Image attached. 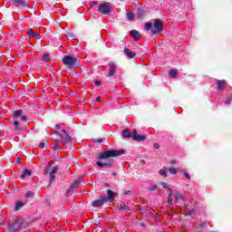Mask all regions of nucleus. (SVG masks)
<instances>
[{
    "label": "nucleus",
    "instance_id": "5701e85b",
    "mask_svg": "<svg viewBox=\"0 0 232 232\" xmlns=\"http://www.w3.org/2000/svg\"><path fill=\"white\" fill-rule=\"evenodd\" d=\"M23 206H24V203H23L22 201H17L14 207L15 211H19V209H21Z\"/></svg>",
    "mask_w": 232,
    "mask_h": 232
},
{
    "label": "nucleus",
    "instance_id": "473e14b6",
    "mask_svg": "<svg viewBox=\"0 0 232 232\" xmlns=\"http://www.w3.org/2000/svg\"><path fill=\"white\" fill-rule=\"evenodd\" d=\"M46 146V142H41L39 145H38V148H40L41 150H43V148H44Z\"/></svg>",
    "mask_w": 232,
    "mask_h": 232
},
{
    "label": "nucleus",
    "instance_id": "e433bc0d",
    "mask_svg": "<svg viewBox=\"0 0 232 232\" xmlns=\"http://www.w3.org/2000/svg\"><path fill=\"white\" fill-rule=\"evenodd\" d=\"M95 142H97L98 144H102V142H103L102 139H97L95 140Z\"/></svg>",
    "mask_w": 232,
    "mask_h": 232
},
{
    "label": "nucleus",
    "instance_id": "b1692460",
    "mask_svg": "<svg viewBox=\"0 0 232 232\" xmlns=\"http://www.w3.org/2000/svg\"><path fill=\"white\" fill-rule=\"evenodd\" d=\"M153 29V24L151 23H146L145 24V30L150 31Z\"/></svg>",
    "mask_w": 232,
    "mask_h": 232
},
{
    "label": "nucleus",
    "instance_id": "c85d7f7f",
    "mask_svg": "<svg viewBox=\"0 0 232 232\" xmlns=\"http://www.w3.org/2000/svg\"><path fill=\"white\" fill-rule=\"evenodd\" d=\"M169 173H170L171 175H177V173H178V170H177V169H175V168H170V169H169Z\"/></svg>",
    "mask_w": 232,
    "mask_h": 232
},
{
    "label": "nucleus",
    "instance_id": "a18cd8bd",
    "mask_svg": "<svg viewBox=\"0 0 232 232\" xmlns=\"http://www.w3.org/2000/svg\"><path fill=\"white\" fill-rule=\"evenodd\" d=\"M96 102H101V97L98 96V97L96 98Z\"/></svg>",
    "mask_w": 232,
    "mask_h": 232
},
{
    "label": "nucleus",
    "instance_id": "dca6fc26",
    "mask_svg": "<svg viewBox=\"0 0 232 232\" xmlns=\"http://www.w3.org/2000/svg\"><path fill=\"white\" fill-rule=\"evenodd\" d=\"M119 211H126V213H131V208L126 204L120 205L118 207Z\"/></svg>",
    "mask_w": 232,
    "mask_h": 232
},
{
    "label": "nucleus",
    "instance_id": "4c0bfd02",
    "mask_svg": "<svg viewBox=\"0 0 232 232\" xmlns=\"http://www.w3.org/2000/svg\"><path fill=\"white\" fill-rule=\"evenodd\" d=\"M20 120L24 121H27V118L25 115H22V116H20Z\"/></svg>",
    "mask_w": 232,
    "mask_h": 232
},
{
    "label": "nucleus",
    "instance_id": "7c9ffc66",
    "mask_svg": "<svg viewBox=\"0 0 232 232\" xmlns=\"http://www.w3.org/2000/svg\"><path fill=\"white\" fill-rule=\"evenodd\" d=\"M13 124L16 130H19V121H14Z\"/></svg>",
    "mask_w": 232,
    "mask_h": 232
},
{
    "label": "nucleus",
    "instance_id": "393cba45",
    "mask_svg": "<svg viewBox=\"0 0 232 232\" xmlns=\"http://www.w3.org/2000/svg\"><path fill=\"white\" fill-rule=\"evenodd\" d=\"M22 113H23L22 110H17V111H14L13 115H14V117H21Z\"/></svg>",
    "mask_w": 232,
    "mask_h": 232
},
{
    "label": "nucleus",
    "instance_id": "a211bd4d",
    "mask_svg": "<svg viewBox=\"0 0 232 232\" xmlns=\"http://www.w3.org/2000/svg\"><path fill=\"white\" fill-rule=\"evenodd\" d=\"M122 137L123 139H133V133L130 132V130L125 129L123 130Z\"/></svg>",
    "mask_w": 232,
    "mask_h": 232
},
{
    "label": "nucleus",
    "instance_id": "6e6552de",
    "mask_svg": "<svg viewBox=\"0 0 232 232\" xmlns=\"http://www.w3.org/2000/svg\"><path fill=\"white\" fill-rule=\"evenodd\" d=\"M98 11L103 15H108V14L111 12V5L108 4H102L98 7Z\"/></svg>",
    "mask_w": 232,
    "mask_h": 232
},
{
    "label": "nucleus",
    "instance_id": "2f4dec72",
    "mask_svg": "<svg viewBox=\"0 0 232 232\" xmlns=\"http://www.w3.org/2000/svg\"><path fill=\"white\" fill-rule=\"evenodd\" d=\"M25 197H26V198H30V197H34V192L28 191V192L25 194Z\"/></svg>",
    "mask_w": 232,
    "mask_h": 232
},
{
    "label": "nucleus",
    "instance_id": "0eeeda50",
    "mask_svg": "<svg viewBox=\"0 0 232 232\" xmlns=\"http://www.w3.org/2000/svg\"><path fill=\"white\" fill-rule=\"evenodd\" d=\"M63 63L65 66H75V64L77 63V58L73 56L66 55L63 59Z\"/></svg>",
    "mask_w": 232,
    "mask_h": 232
},
{
    "label": "nucleus",
    "instance_id": "2eb2a0df",
    "mask_svg": "<svg viewBox=\"0 0 232 232\" xmlns=\"http://www.w3.org/2000/svg\"><path fill=\"white\" fill-rule=\"evenodd\" d=\"M96 164L99 168H113L112 162L106 163V162H102V161H97Z\"/></svg>",
    "mask_w": 232,
    "mask_h": 232
},
{
    "label": "nucleus",
    "instance_id": "20e7f679",
    "mask_svg": "<svg viewBox=\"0 0 232 232\" xmlns=\"http://www.w3.org/2000/svg\"><path fill=\"white\" fill-rule=\"evenodd\" d=\"M173 198H175L174 204H177V202H184V195L178 190H170L168 196L169 206H173Z\"/></svg>",
    "mask_w": 232,
    "mask_h": 232
},
{
    "label": "nucleus",
    "instance_id": "79ce46f5",
    "mask_svg": "<svg viewBox=\"0 0 232 232\" xmlns=\"http://www.w3.org/2000/svg\"><path fill=\"white\" fill-rule=\"evenodd\" d=\"M124 195H131V190L125 191Z\"/></svg>",
    "mask_w": 232,
    "mask_h": 232
},
{
    "label": "nucleus",
    "instance_id": "f03ea898",
    "mask_svg": "<svg viewBox=\"0 0 232 232\" xmlns=\"http://www.w3.org/2000/svg\"><path fill=\"white\" fill-rule=\"evenodd\" d=\"M62 131L63 133L59 134V136L61 137L63 141L61 142L58 140H54L53 142L54 151H59V146H61V144H68V142H71L72 140V138L70 137L68 132H66V130L63 129Z\"/></svg>",
    "mask_w": 232,
    "mask_h": 232
},
{
    "label": "nucleus",
    "instance_id": "f8f14e48",
    "mask_svg": "<svg viewBox=\"0 0 232 232\" xmlns=\"http://www.w3.org/2000/svg\"><path fill=\"white\" fill-rule=\"evenodd\" d=\"M81 180H82V177L78 178V179H76L72 183V185L68 188L67 193L73 191V189H77V188H79V186L81 184Z\"/></svg>",
    "mask_w": 232,
    "mask_h": 232
},
{
    "label": "nucleus",
    "instance_id": "8fccbe9b",
    "mask_svg": "<svg viewBox=\"0 0 232 232\" xmlns=\"http://www.w3.org/2000/svg\"><path fill=\"white\" fill-rule=\"evenodd\" d=\"M117 174L115 172H112V176L115 177Z\"/></svg>",
    "mask_w": 232,
    "mask_h": 232
},
{
    "label": "nucleus",
    "instance_id": "a878e982",
    "mask_svg": "<svg viewBox=\"0 0 232 232\" xmlns=\"http://www.w3.org/2000/svg\"><path fill=\"white\" fill-rule=\"evenodd\" d=\"M134 14L131 12L127 13V19L129 21H133Z\"/></svg>",
    "mask_w": 232,
    "mask_h": 232
},
{
    "label": "nucleus",
    "instance_id": "49530a36",
    "mask_svg": "<svg viewBox=\"0 0 232 232\" xmlns=\"http://www.w3.org/2000/svg\"><path fill=\"white\" fill-rule=\"evenodd\" d=\"M155 189H157V187H153V188H151V191H155Z\"/></svg>",
    "mask_w": 232,
    "mask_h": 232
},
{
    "label": "nucleus",
    "instance_id": "f3484780",
    "mask_svg": "<svg viewBox=\"0 0 232 232\" xmlns=\"http://www.w3.org/2000/svg\"><path fill=\"white\" fill-rule=\"evenodd\" d=\"M123 53L128 57V59H133L135 57V53L131 52L130 49L125 48Z\"/></svg>",
    "mask_w": 232,
    "mask_h": 232
},
{
    "label": "nucleus",
    "instance_id": "4468645a",
    "mask_svg": "<svg viewBox=\"0 0 232 232\" xmlns=\"http://www.w3.org/2000/svg\"><path fill=\"white\" fill-rule=\"evenodd\" d=\"M117 193L111 191V189L107 190V198H105L106 202H113L115 200V196Z\"/></svg>",
    "mask_w": 232,
    "mask_h": 232
},
{
    "label": "nucleus",
    "instance_id": "423d86ee",
    "mask_svg": "<svg viewBox=\"0 0 232 232\" xmlns=\"http://www.w3.org/2000/svg\"><path fill=\"white\" fill-rule=\"evenodd\" d=\"M163 28H164V24L162 23V20L155 19L153 24V28L151 29V34H153V35L157 34H161Z\"/></svg>",
    "mask_w": 232,
    "mask_h": 232
},
{
    "label": "nucleus",
    "instance_id": "7ed1b4c3",
    "mask_svg": "<svg viewBox=\"0 0 232 232\" xmlns=\"http://www.w3.org/2000/svg\"><path fill=\"white\" fill-rule=\"evenodd\" d=\"M125 153V150H109L102 152L99 156V159L102 160L104 159H111V157H119L121 155H124Z\"/></svg>",
    "mask_w": 232,
    "mask_h": 232
},
{
    "label": "nucleus",
    "instance_id": "a19ab883",
    "mask_svg": "<svg viewBox=\"0 0 232 232\" xmlns=\"http://www.w3.org/2000/svg\"><path fill=\"white\" fill-rule=\"evenodd\" d=\"M193 213H195L193 210H189L187 215L188 217H191V215H193Z\"/></svg>",
    "mask_w": 232,
    "mask_h": 232
},
{
    "label": "nucleus",
    "instance_id": "09e8293b",
    "mask_svg": "<svg viewBox=\"0 0 232 232\" xmlns=\"http://www.w3.org/2000/svg\"><path fill=\"white\" fill-rule=\"evenodd\" d=\"M56 128H58V130L61 129V125H56Z\"/></svg>",
    "mask_w": 232,
    "mask_h": 232
},
{
    "label": "nucleus",
    "instance_id": "9d476101",
    "mask_svg": "<svg viewBox=\"0 0 232 232\" xmlns=\"http://www.w3.org/2000/svg\"><path fill=\"white\" fill-rule=\"evenodd\" d=\"M132 140H136L137 142H142L143 140H146V136L138 134L137 130H134L132 132Z\"/></svg>",
    "mask_w": 232,
    "mask_h": 232
},
{
    "label": "nucleus",
    "instance_id": "ea45409f",
    "mask_svg": "<svg viewBox=\"0 0 232 232\" xmlns=\"http://www.w3.org/2000/svg\"><path fill=\"white\" fill-rule=\"evenodd\" d=\"M142 13H140V11H139V13H138V17H139V19H142Z\"/></svg>",
    "mask_w": 232,
    "mask_h": 232
},
{
    "label": "nucleus",
    "instance_id": "c9c22d12",
    "mask_svg": "<svg viewBox=\"0 0 232 232\" xmlns=\"http://www.w3.org/2000/svg\"><path fill=\"white\" fill-rule=\"evenodd\" d=\"M153 148H155V150H159V148H160V145H159V143H154Z\"/></svg>",
    "mask_w": 232,
    "mask_h": 232
},
{
    "label": "nucleus",
    "instance_id": "412c9836",
    "mask_svg": "<svg viewBox=\"0 0 232 232\" xmlns=\"http://www.w3.org/2000/svg\"><path fill=\"white\" fill-rule=\"evenodd\" d=\"M130 35L135 39H140V34L137 30L130 31Z\"/></svg>",
    "mask_w": 232,
    "mask_h": 232
},
{
    "label": "nucleus",
    "instance_id": "aec40b11",
    "mask_svg": "<svg viewBox=\"0 0 232 232\" xmlns=\"http://www.w3.org/2000/svg\"><path fill=\"white\" fill-rule=\"evenodd\" d=\"M169 75L172 79H176L177 75H179V71H177V69H172L169 71Z\"/></svg>",
    "mask_w": 232,
    "mask_h": 232
},
{
    "label": "nucleus",
    "instance_id": "f257e3e1",
    "mask_svg": "<svg viewBox=\"0 0 232 232\" xmlns=\"http://www.w3.org/2000/svg\"><path fill=\"white\" fill-rule=\"evenodd\" d=\"M59 171V166L53 165V161H50L47 166H45L44 169V175H49L50 179L49 182L52 184L55 180V175H57Z\"/></svg>",
    "mask_w": 232,
    "mask_h": 232
},
{
    "label": "nucleus",
    "instance_id": "de8ad7c7",
    "mask_svg": "<svg viewBox=\"0 0 232 232\" xmlns=\"http://www.w3.org/2000/svg\"><path fill=\"white\" fill-rule=\"evenodd\" d=\"M92 5H97V2L93 1L92 2Z\"/></svg>",
    "mask_w": 232,
    "mask_h": 232
},
{
    "label": "nucleus",
    "instance_id": "cd10ccee",
    "mask_svg": "<svg viewBox=\"0 0 232 232\" xmlns=\"http://www.w3.org/2000/svg\"><path fill=\"white\" fill-rule=\"evenodd\" d=\"M27 34H28L29 37H35V33L34 32L33 29H29L27 31Z\"/></svg>",
    "mask_w": 232,
    "mask_h": 232
},
{
    "label": "nucleus",
    "instance_id": "c03bdc74",
    "mask_svg": "<svg viewBox=\"0 0 232 232\" xmlns=\"http://www.w3.org/2000/svg\"><path fill=\"white\" fill-rule=\"evenodd\" d=\"M95 84H96V86H101V82L96 81V82H95Z\"/></svg>",
    "mask_w": 232,
    "mask_h": 232
},
{
    "label": "nucleus",
    "instance_id": "bb28decb",
    "mask_svg": "<svg viewBox=\"0 0 232 232\" xmlns=\"http://www.w3.org/2000/svg\"><path fill=\"white\" fill-rule=\"evenodd\" d=\"M160 175H161V177H168V173L166 172V169H161L160 170Z\"/></svg>",
    "mask_w": 232,
    "mask_h": 232
},
{
    "label": "nucleus",
    "instance_id": "72a5a7b5",
    "mask_svg": "<svg viewBox=\"0 0 232 232\" xmlns=\"http://www.w3.org/2000/svg\"><path fill=\"white\" fill-rule=\"evenodd\" d=\"M183 175L188 179V180H191V176H189L188 172H184Z\"/></svg>",
    "mask_w": 232,
    "mask_h": 232
},
{
    "label": "nucleus",
    "instance_id": "1a4fd4ad",
    "mask_svg": "<svg viewBox=\"0 0 232 232\" xmlns=\"http://www.w3.org/2000/svg\"><path fill=\"white\" fill-rule=\"evenodd\" d=\"M117 72V64L115 63H109V72L107 73V77H113Z\"/></svg>",
    "mask_w": 232,
    "mask_h": 232
},
{
    "label": "nucleus",
    "instance_id": "6ab92c4d",
    "mask_svg": "<svg viewBox=\"0 0 232 232\" xmlns=\"http://www.w3.org/2000/svg\"><path fill=\"white\" fill-rule=\"evenodd\" d=\"M14 6H24V0H12Z\"/></svg>",
    "mask_w": 232,
    "mask_h": 232
},
{
    "label": "nucleus",
    "instance_id": "f704fd0d",
    "mask_svg": "<svg viewBox=\"0 0 232 232\" xmlns=\"http://www.w3.org/2000/svg\"><path fill=\"white\" fill-rule=\"evenodd\" d=\"M225 104H231V97H228L227 101H225Z\"/></svg>",
    "mask_w": 232,
    "mask_h": 232
},
{
    "label": "nucleus",
    "instance_id": "39448f33",
    "mask_svg": "<svg viewBox=\"0 0 232 232\" xmlns=\"http://www.w3.org/2000/svg\"><path fill=\"white\" fill-rule=\"evenodd\" d=\"M23 218H17L8 224L9 232H17L23 229Z\"/></svg>",
    "mask_w": 232,
    "mask_h": 232
},
{
    "label": "nucleus",
    "instance_id": "58836bf2",
    "mask_svg": "<svg viewBox=\"0 0 232 232\" xmlns=\"http://www.w3.org/2000/svg\"><path fill=\"white\" fill-rule=\"evenodd\" d=\"M160 185L162 186V188L164 189H166V188H168V184L164 183V182H161Z\"/></svg>",
    "mask_w": 232,
    "mask_h": 232
},
{
    "label": "nucleus",
    "instance_id": "9b49d317",
    "mask_svg": "<svg viewBox=\"0 0 232 232\" xmlns=\"http://www.w3.org/2000/svg\"><path fill=\"white\" fill-rule=\"evenodd\" d=\"M216 82L218 92H222V90H225L226 86H227V82L225 80H217Z\"/></svg>",
    "mask_w": 232,
    "mask_h": 232
},
{
    "label": "nucleus",
    "instance_id": "c756f323",
    "mask_svg": "<svg viewBox=\"0 0 232 232\" xmlns=\"http://www.w3.org/2000/svg\"><path fill=\"white\" fill-rule=\"evenodd\" d=\"M43 61H44L45 63H48V61H50V55L47 53L44 54Z\"/></svg>",
    "mask_w": 232,
    "mask_h": 232
},
{
    "label": "nucleus",
    "instance_id": "3c124183",
    "mask_svg": "<svg viewBox=\"0 0 232 232\" xmlns=\"http://www.w3.org/2000/svg\"><path fill=\"white\" fill-rule=\"evenodd\" d=\"M54 133H55L56 135H59V132H57V131H54Z\"/></svg>",
    "mask_w": 232,
    "mask_h": 232
},
{
    "label": "nucleus",
    "instance_id": "ddd939ff",
    "mask_svg": "<svg viewBox=\"0 0 232 232\" xmlns=\"http://www.w3.org/2000/svg\"><path fill=\"white\" fill-rule=\"evenodd\" d=\"M106 201V198H102L100 199H96L92 203V208H101V206H104Z\"/></svg>",
    "mask_w": 232,
    "mask_h": 232
},
{
    "label": "nucleus",
    "instance_id": "4be33fe9",
    "mask_svg": "<svg viewBox=\"0 0 232 232\" xmlns=\"http://www.w3.org/2000/svg\"><path fill=\"white\" fill-rule=\"evenodd\" d=\"M32 175V171L29 169H25L22 174H21V179H24L25 177H30Z\"/></svg>",
    "mask_w": 232,
    "mask_h": 232
},
{
    "label": "nucleus",
    "instance_id": "37998d69",
    "mask_svg": "<svg viewBox=\"0 0 232 232\" xmlns=\"http://www.w3.org/2000/svg\"><path fill=\"white\" fill-rule=\"evenodd\" d=\"M33 37H35V39H39V34L34 33V36H33Z\"/></svg>",
    "mask_w": 232,
    "mask_h": 232
}]
</instances>
